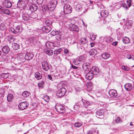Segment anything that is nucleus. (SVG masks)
<instances>
[{
	"instance_id": "774afa93",
	"label": "nucleus",
	"mask_w": 134,
	"mask_h": 134,
	"mask_svg": "<svg viewBox=\"0 0 134 134\" xmlns=\"http://www.w3.org/2000/svg\"><path fill=\"white\" fill-rule=\"evenodd\" d=\"M48 79H49L50 80H52V77L51 76V75H48Z\"/></svg>"
},
{
	"instance_id": "cd10ccee",
	"label": "nucleus",
	"mask_w": 134,
	"mask_h": 134,
	"mask_svg": "<svg viewBox=\"0 0 134 134\" xmlns=\"http://www.w3.org/2000/svg\"><path fill=\"white\" fill-rule=\"evenodd\" d=\"M22 28L21 25L16 27L15 29V33L20 32H21Z\"/></svg>"
},
{
	"instance_id": "1a4fd4ad",
	"label": "nucleus",
	"mask_w": 134,
	"mask_h": 134,
	"mask_svg": "<svg viewBox=\"0 0 134 134\" xmlns=\"http://www.w3.org/2000/svg\"><path fill=\"white\" fill-rule=\"evenodd\" d=\"M43 69L45 71H47L49 69L48 64L46 61H44L42 63Z\"/></svg>"
},
{
	"instance_id": "412c9836",
	"label": "nucleus",
	"mask_w": 134,
	"mask_h": 134,
	"mask_svg": "<svg viewBox=\"0 0 134 134\" xmlns=\"http://www.w3.org/2000/svg\"><path fill=\"white\" fill-rule=\"evenodd\" d=\"M2 4L3 8L8 9V0H4L2 3Z\"/></svg>"
},
{
	"instance_id": "0e129e2a",
	"label": "nucleus",
	"mask_w": 134,
	"mask_h": 134,
	"mask_svg": "<svg viewBox=\"0 0 134 134\" xmlns=\"http://www.w3.org/2000/svg\"><path fill=\"white\" fill-rule=\"evenodd\" d=\"M118 43V42L115 41L112 44L113 45H114V46H116L117 45Z\"/></svg>"
},
{
	"instance_id": "f704fd0d",
	"label": "nucleus",
	"mask_w": 134,
	"mask_h": 134,
	"mask_svg": "<svg viewBox=\"0 0 134 134\" xmlns=\"http://www.w3.org/2000/svg\"><path fill=\"white\" fill-rule=\"evenodd\" d=\"M107 18H103L102 19H101L100 21V23L102 24H105L107 21Z\"/></svg>"
},
{
	"instance_id": "c85d7f7f",
	"label": "nucleus",
	"mask_w": 134,
	"mask_h": 134,
	"mask_svg": "<svg viewBox=\"0 0 134 134\" xmlns=\"http://www.w3.org/2000/svg\"><path fill=\"white\" fill-rule=\"evenodd\" d=\"M122 40L123 42L125 44L128 43L130 41L129 38L126 37H123Z\"/></svg>"
},
{
	"instance_id": "4d7b16f0",
	"label": "nucleus",
	"mask_w": 134,
	"mask_h": 134,
	"mask_svg": "<svg viewBox=\"0 0 134 134\" xmlns=\"http://www.w3.org/2000/svg\"><path fill=\"white\" fill-rule=\"evenodd\" d=\"M15 14L14 12L12 13H11L10 12V11L9 10V16H10L13 17H15V16L14 15Z\"/></svg>"
},
{
	"instance_id": "39448f33",
	"label": "nucleus",
	"mask_w": 134,
	"mask_h": 134,
	"mask_svg": "<svg viewBox=\"0 0 134 134\" xmlns=\"http://www.w3.org/2000/svg\"><path fill=\"white\" fill-rule=\"evenodd\" d=\"M28 103L26 102H23L20 103L18 106L19 108L22 110L26 109L28 107Z\"/></svg>"
},
{
	"instance_id": "e433bc0d",
	"label": "nucleus",
	"mask_w": 134,
	"mask_h": 134,
	"mask_svg": "<svg viewBox=\"0 0 134 134\" xmlns=\"http://www.w3.org/2000/svg\"><path fill=\"white\" fill-rule=\"evenodd\" d=\"M14 98V97L12 94L9 93V102H12Z\"/></svg>"
},
{
	"instance_id": "7ed1b4c3",
	"label": "nucleus",
	"mask_w": 134,
	"mask_h": 134,
	"mask_svg": "<svg viewBox=\"0 0 134 134\" xmlns=\"http://www.w3.org/2000/svg\"><path fill=\"white\" fill-rule=\"evenodd\" d=\"M8 46H5L3 47L2 49V50L3 52L5 54H4L3 58L4 59H8Z\"/></svg>"
},
{
	"instance_id": "69168bd1",
	"label": "nucleus",
	"mask_w": 134,
	"mask_h": 134,
	"mask_svg": "<svg viewBox=\"0 0 134 134\" xmlns=\"http://www.w3.org/2000/svg\"><path fill=\"white\" fill-rule=\"evenodd\" d=\"M131 2H127V4L128 5V7H130L131 4Z\"/></svg>"
},
{
	"instance_id": "603ef678",
	"label": "nucleus",
	"mask_w": 134,
	"mask_h": 134,
	"mask_svg": "<svg viewBox=\"0 0 134 134\" xmlns=\"http://www.w3.org/2000/svg\"><path fill=\"white\" fill-rule=\"evenodd\" d=\"M82 124L78 122L76 123L74 125V126L76 127H79L81 126Z\"/></svg>"
},
{
	"instance_id": "052dcab7",
	"label": "nucleus",
	"mask_w": 134,
	"mask_h": 134,
	"mask_svg": "<svg viewBox=\"0 0 134 134\" xmlns=\"http://www.w3.org/2000/svg\"><path fill=\"white\" fill-rule=\"evenodd\" d=\"M10 30L11 32H12L15 33V29L11 27L10 28Z\"/></svg>"
},
{
	"instance_id": "ddd939ff",
	"label": "nucleus",
	"mask_w": 134,
	"mask_h": 134,
	"mask_svg": "<svg viewBox=\"0 0 134 134\" xmlns=\"http://www.w3.org/2000/svg\"><path fill=\"white\" fill-rule=\"evenodd\" d=\"M91 71L93 75H97L99 74V70L97 68L93 67L91 70Z\"/></svg>"
},
{
	"instance_id": "5701e85b",
	"label": "nucleus",
	"mask_w": 134,
	"mask_h": 134,
	"mask_svg": "<svg viewBox=\"0 0 134 134\" xmlns=\"http://www.w3.org/2000/svg\"><path fill=\"white\" fill-rule=\"evenodd\" d=\"M12 48L15 50H17L19 48V45L16 43H13L12 45Z\"/></svg>"
},
{
	"instance_id": "bb28decb",
	"label": "nucleus",
	"mask_w": 134,
	"mask_h": 134,
	"mask_svg": "<svg viewBox=\"0 0 134 134\" xmlns=\"http://www.w3.org/2000/svg\"><path fill=\"white\" fill-rule=\"evenodd\" d=\"M101 15L103 17H106L108 15V13L107 11L103 10L101 12Z\"/></svg>"
},
{
	"instance_id": "b1692460",
	"label": "nucleus",
	"mask_w": 134,
	"mask_h": 134,
	"mask_svg": "<svg viewBox=\"0 0 134 134\" xmlns=\"http://www.w3.org/2000/svg\"><path fill=\"white\" fill-rule=\"evenodd\" d=\"M101 57L103 58L107 59L110 57V55L107 53H105L101 55Z\"/></svg>"
},
{
	"instance_id": "c756f323",
	"label": "nucleus",
	"mask_w": 134,
	"mask_h": 134,
	"mask_svg": "<svg viewBox=\"0 0 134 134\" xmlns=\"http://www.w3.org/2000/svg\"><path fill=\"white\" fill-rule=\"evenodd\" d=\"M83 117L85 118L87 120L88 117H91V113H84L83 114Z\"/></svg>"
},
{
	"instance_id": "8fccbe9b",
	"label": "nucleus",
	"mask_w": 134,
	"mask_h": 134,
	"mask_svg": "<svg viewBox=\"0 0 134 134\" xmlns=\"http://www.w3.org/2000/svg\"><path fill=\"white\" fill-rule=\"evenodd\" d=\"M54 47H58L59 44V42L57 41H55L53 42Z\"/></svg>"
},
{
	"instance_id": "423d86ee",
	"label": "nucleus",
	"mask_w": 134,
	"mask_h": 134,
	"mask_svg": "<svg viewBox=\"0 0 134 134\" xmlns=\"http://www.w3.org/2000/svg\"><path fill=\"white\" fill-rule=\"evenodd\" d=\"M64 107L62 105L60 104H56L55 106V108L57 111L59 113H63Z\"/></svg>"
},
{
	"instance_id": "473e14b6",
	"label": "nucleus",
	"mask_w": 134,
	"mask_h": 134,
	"mask_svg": "<svg viewBox=\"0 0 134 134\" xmlns=\"http://www.w3.org/2000/svg\"><path fill=\"white\" fill-rule=\"evenodd\" d=\"M62 35L60 34H58L56 36V38L57 40L60 41L61 40Z\"/></svg>"
},
{
	"instance_id": "338daca9",
	"label": "nucleus",
	"mask_w": 134,
	"mask_h": 134,
	"mask_svg": "<svg viewBox=\"0 0 134 134\" xmlns=\"http://www.w3.org/2000/svg\"><path fill=\"white\" fill-rule=\"evenodd\" d=\"M126 57L129 59L131 58L132 57L130 54H128L126 56Z\"/></svg>"
},
{
	"instance_id": "a18cd8bd",
	"label": "nucleus",
	"mask_w": 134,
	"mask_h": 134,
	"mask_svg": "<svg viewBox=\"0 0 134 134\" xmlns=\"http://www.w3.org/2000/svg\"><path fill=\"white\" fill-rule=\"evenodd\" d=\"M100 19L99 18H96L93 20V23L96 24L98 21H99Z\"/></svg>"
},
{
	"instance_id": "bf43d9fd",
	"label": "nucleus",
	"mask_w": 134,
	"mask_h": 134,
	"mask_svg": "<svg viewBox=\"0 0 134 134\" xmlns=\"http://www.w3.org/2000/svg\"><path fill=\"white\" fill-rule=\"evenodd\" d=\"M71 68H72L75 69H76L78 68V67L75 66L73 64L71 65Z\"/></svg>"
},
{
	"instance_id": "864d4df0",
	"label": "nucleus",
	"mask_w": 134,
	"mask_h": 134,
	"mask_svg": "<svg viewBox=\"0 0 134 134\" xmlns=\"http://www.w3.org/2000/svg\"><path fill=\"white\" fill-rule=\"evenodd\" d=\"M83 103H84V106L85 107H87L90 104V103L86 101H85V102H83Z\"/></svg>"
},
{
	"instance_id": "393cba45",
	"label": "nucleus",
	"mask_w": 134,
	"mask_h": 134,
	"mask_svg": "<svg viewBox=\"0 0 134 134\" xmlns=\"http://www.w3.org/2000/svg\"><path fill=\"white\" fill-rule=\"evenodd\" d=\"M44 51L47 54L49 55H52L53 53V51L51 50L45 49L44 50Z\"/></svg>"
},
{
	"instance_id": "2eb2a0df",
	"label": "nucleus",
	"mask_w": 134,
	"mask_h": 134,
	"mask_svg": "<svg viewBox=\"0 0 134 134\" xmlns=\"http://www.w3.org/2000/svg\"><path fill=\"white\" fill-rule=\"evenodd\" d=\"M126 90L127 91H131L133 88L132 85L130 83H127L124 86Z\"/></svg>"
},
{
	"instance_id": "2f4dec72",
	"label": "nucleus",
	"mask_w": 134,
	"mask_h": 134,
	"mask_svg": "<svg viewBox=\"0 0 134 134\" xmlns=\"http://www.w3.org/2000/svg\"><path fill=\"white\" fill-rule=\"evenodd\" d=\"M62 51V48H60L58 49H56L54 51V54H58L59 53H60Z\"/></svg>"
},
{
	"instance_id": "dca6fc26",
	"label": "nucleus",
	"mask_w": 134,
	"mask_h": 134,
	"mask_svg": "<svg viewBox=\"0 0 134 134\" xmlns=\"http://www.w3.org/2000/svg\"><path fill=\"white\" fill-rule=\"evenodd\" d=\"M104 111L103 109H99L97 110L96 115V116L98 118H99V116H102L103 115Z\"/></svg>"
},
{
	"instance_id": "09e8293b",
	"label": "nucleus",
	"mask_w": 134,
	"mask_h": 134,
	"mask_svg": "<svg viewBox=\"0 0 134 134\" xmlns=\"http://www.w3.org/2000/svg\"><path fill=\"white\" fill-rule=\"evenodd\" d=\"M80 62V60H75L73 61V63L75 65H77L79 64Z\"/></svg>"
},
{
	"instance_id": "13d9d810",
	"label": "nucleus",
	"mask_w": 134,
	"mask_h": 134,
	"mask_svg": "<svg viewBox=\"0 0 134 134\" xmlns=\"http://www.w3.org/2000/svg\"><path fill=\"white\" fill-rule=\"evenodd\" d=\"M79 107L76 105H75L74 106V109L75 110H77L79 109Z\"/></svg>"
},
{
	"instance_id": "e2e57ef3",
	"label": "nucleus",
	"mask_w": 134,
	"mask_h": 134,
	"mask_svg": "<svg viewBox=\"0 0 134 134\" xmlns=\"http://www.w3.org/2000/svg\"><path fill=\"white\" fill-rule=\"evenodd\" d=\"M4 95V91H2V92H1V91H0V97H3Z\"/></svg>"
},
{
	"instance_id": "49530a36",
	"label": "nucleus",
	"mask_w": 134,
	"mask_h": 134,
	"mask_svg": "<svg viewBox=\"0 0 134 134\" xmlns=\"http://www.w3.org/2000/svg\"><path fill=\"white\" fill-rule=\"evenodd\" d=\"M59 33V31L53 30L51 33V34L53 36L57 35Z\"/></svg>"
},
{
	"instance_id": "f3484780",
	"label": "nucleus",
	"mask_w": 134,
	"mask_h": 134,
	"mask_svg": "<svg viewBox=\"0 0 134 134\" xmlns=\"http://www.w3.org/2000/svg\"><path fill=\"white\" fill-rule=\"evenodd\" d=\"M76 10L77 12L81 11L83 12L84 11V9L83 8L81 5L80 4H77L75 7Z\"/></svg>"
},
{
	"instance_id": "79ce46f5",
	"label": "nucleus",
	"mask_w": 134,
	"mask_h": 134,
	"mask_svg": "<svg viewBox=\"0 0 134 134\" xmlns=\"http://www.w3.org/2000/svg\"><path fill=\"white\" fill-rule=\"evenodd\" d=\"M97 132L94 129H92V130L88 132L87 134H97Z\"/></svg>"
},
{
	"instance_id": "0eeeda50",
	"label": "nucleus",
	"mask_w": 134,
	"mask_h": 134,
	"mask_svg": "<svg viewBox=\"0 0 134 134\" xmlns=\"http://www.w3.org/2000/svg\"><path fill=\"white\" fill-rule=\"evenodd\" d=\"M69 27L71 30L74 31L79 32V29L77 26L74 24H71L69 25Z\"/></svg>"
},
{
	"instance_id": "f03ea898",
	"label": "nucleus",
	"mask_w": 134,
	"mask_h": 134,
	"mask_svg": "<svg viewBox=\"0 0 134 134\" xmlns=\"http://www.w3.org/2000/svg\"><path fill=\"white\" fill-rule=\"evenodd\" d=\"M72 8L69 4H65L64 6V10L65 14H68L71 13Z\"/></svg>"
},
{
	"instance_id": "a878e982",
	"label": "nucleus",
	"mask_w": 134,
	"mask_h": 134,
	"mask_svg": "<svg viewBox=\"0 0 134 134\" xmlns=\"http://www.w3.org/2000/svg\"><path fill=\"white\" fill-rule=\"evenodd\" d=\"M35 77L37 80H40L42 78V75L39 72H37L35 74Z\"/></svg>"
},
{
	"instance_id": "680f3d73",
	"label": "nucleus",
	"mask_w": 134,
	"mask_h": 134,
	"mask_svg": "<svg viewBox=\"0 0 134 134\" xmlns=\"http://www.w3.org/2000/svg\"><path fill=\"white\" fill-rule=\"evenodd\" d=\"M96 36L95 35H92L91 37V38L92 40H94L96 39Z\"/></svg>"
},
{
	"instance_id": "aec40b11",
	"label": "nucleus",
	"mask_w": 134,
	"mask_h": 134,
	"mask_svg": "<svg viewBox=\"0 0 134 134\" xmlns=\"http://www.w3.org/2000/svg\"><path fill=\"white\" fill-rule=\"evenodd\" d=\"M97 53V51L95 49H92L89 52L90 55L92 56L96 55Z\"/></svg>"
},
{
	"instance_id": "7c9ffc66",
	"label": "nucleus",
	"mask_w": 134,
	"mask_h": 134,
	"mask_svg": "<svg viewBox=\"0 0 134 134\" xmlns=\"http://www.w3.org/2000/svg\"><path fill=\"white\" fill-rule=\"evenodd\" d=\"M30 93L27 91H25L22 93V95L24 97H27L29 96Z\"/></svg>"
},
{
	"instance_id": "3c124183",
	"label": "nucleus",
	"mask_w": 134,
	"mask_h": 134,
	"mask_svg": "<svg viewBox=\"0 0 134 134\" xmlns=\"http://www.w3.org/2000/svg\"><path fill=\"white\" fill-rule=\"evenodd\" d=\"M121 68L123 69L124 70L126 71H128L129 70V68L125 66H121Z\"/></svg>"
},
{
	"instance_id": "6ab92c4d",
	"label": "nucleus",
	"mask_w": 134,
	"mask_h": 134,
	"mask_svg": "<svg viewBox=\"0 0 134 134\" xmlns=\"http://www.w3.org/2000/svg\"><path fill=\"white\" fill-rule=\"evenodd\" d=\"M23 19L25 21H28L29 18V15L26 12H24L22 15Z\"/></svg>"
},
{
	"instance_id": "4468645a",
	"label": "nucleus",
	"mask_w": 134,
	"mask_h": 134,
	"mask_svg": "<svg viewBox=\"0 0 134 134\" xmlns=\"http://www.w3.org/2000/svg\"><path fill=\"white\" fill-rule=\"evenodd\" d=\"M46 46L48 48L52 49L54 48L53 42L49 41H47L46 43Z\"/></svg>"
},
{
	"instance_id": "f8f14e48",
	"label": "nucleus",
	"mask_w": 134,
	"mask_h": 134,
	"mask_svg": "<svg viewBox=\"0 0 134 134\" xmlns=\"http://www.w3.org/2000/svg\"><path fill=\"white\" fill-rule=\"evenodd\" d=\"M38 8V6L36 4H32L30 7L29 8L30 10L31 11L34 12L36 11Z\"/></svg>"
},
{
	"instance_id": "4c0bfd02",
	"label": "nucleus",
	"mask_w": 134,
	"mask_h": 134,
	"mask_svg": "<svg viewBox=\"0 0 134 134\" xmlns=\"http://www.w3.org/2000/svg\"><path fill=\"white\" fill-rule=\"evenodd\" d=\"M115 121L116 123H118L122 122V121L120 117H116Z\"/></svg>"
},
{
	"instance_id": "4be33fe9",
	"label": "nucleus",
	"mask_w": 134,
	"mask_h": 134,
	"mask_svg": "<svg viewBox=\"0 0 134 134\" xmlns=\"http://www.w3.org/2000/svg\"><path fill=\"white\" fill-rule=\"evenodd\" d=\"M17 6L21 7L25 5V2L22 0H19L17 3Z\"/></svg>"
},
{
	"instance_id": "f257e3e1",
	"label": "nucleus",
	"mask_w": 134,
	"mask_h": 134,
	"mask_svg": "<svg viewBox=\"0 0 134 134\" xmlns=\"http://www.w3.org/2000/svg\"><path fill=\"white\" fill-rule=\"evenodd\" d=\"M57 4V1L56 0H52L51 2H50V4L47 5L46 8H44L45 10H49L50 11L53 10L54 9Z\"/></svg>"
},
{
	"instance_id": "de8ad7c7",
	"label": "nucleus",
	"mask_w": 134,
	"mask_h": 134,
	"mask_svg": "<svg viewBox=\"0 0 134 134\" xmlns=\"http://www.w3.org/2000/svg\"><path fill=\"white\" fill-rule=\"evenodd\" d=\"M0 29L1 30H4L6 29V27L4 24H1L0 25Z\"/></svg>"
},
{
	"instance_id": "6e6d98bb",
	"label": "nucleus",
	"mask_w": 134,
	"mask_h": 134,
	"mask_svg": "<svg viewBox=\"0 0 134 134\" xmlns=\"http://www.w3.org/2000/svg\"><path fill=\"white\" fill-rule=\"evenodd\" d=\"M91 120L92 121L93 120V115L91 113V117H88L86 120L88 122H89Z\"/></svg>"
},
{
	"instance_id": "c03bdc74",
	"label": "nucleus",
	"mask_w": 134,
	"mask_h": 134,
	"mask_svg": "<svg viewBox=\"0 0 134 134\" xmlns=\"http://www.w3.org/2000/svg\"><path fill=\"white\" fill-rule=\"evenodd\" d=\"M1 76L3 78H7L8 77V74L3 73L1 74Z\"/></svg>"
},
{
	"instance_id": "a211bd4d",
	"label": "nucleus",
	"mask_w": 134,
	"mask_h": 134,
	"mask_svg": "<svg viewBox=\"0 0 134 134\" xmlns=\"http://www.w3.org/2000/svg\"><path fill=\"white\" fill-rule=\"evenodd\" d=\"M93 75L91 72L90 71L87 73L86 76V78L89 80L92 79L93 77Z\"/></svg>"
},
{
	"instance_id": "37998d69",
	"label": "nucleus",
	"mask_w": 134,
	"mask_h": 134,
	"mask_svg": "<svg viewBox=\"0 0 134 134\" xmlns=\"http://www.w3.org/2000/svg\"><path fill=\"white\" fill-rule=\"evenodd\" d=\"M44 27V29L46 31V32L47 33L51 31V28L49 26H47V27Z\"/></svg>"
},
{
	"instance_id": "5fc2aeb1",
	"label": "nucleus",
	"mask_w": 134,
	"mask_h": 134,
	"mask_svg": "<svg viewBox=\"0 0 134 134\" xmlns=\"http://www.w3.org/2000/svg\"><path fill=\"white\" fill-rule=\"evenodd\" d=\"M45 23L47 26H49L51 24V22L49 20H47L45 22Z\"/></svg>"
},
{
	"instance_id": "c9c22d12",
	"label": "nucleus",
	"mask_w": 134,
	"mask_h": 134,
	"mask_svg": "<svg viewBox=\"0 0 134 134\" xmlns=\"http://www.w3.org/2000/svg\"><path fill=\"white\" fill-rule=\"evenodd\" d=\"M44 83V82L43 81H41L38 83V86L39 87L41 88H43V85Z\"/></svg>"
},
{
	"instance_id": "58836bf2",
	"label": "nucleus",
	"mask_w": 134,
	"mask_h": 134,
	"mask_svg": "<svg viewBox=\"0 0 134 134\" xmlns=\"http://www.w3.org/2000/svg\"><path fill=\"white\" fill-rule=\"evenodd\" d=\"M37 15L36 13H32L30 15L31 18L33 19L36 18L37 17Z\"/></svg>"
},
{
	"instance_id": "72a5a7b5",
	"label": "nucleus",
	"mask_w": 134,
	"mask_h": 134,
	"mask_svg": "<svg viewBox=\"0 0 134 134\" xmlns=\"http://www.w3.org/2000/svg\"><path fill=\"white\" fill-rule=\"evenodd\" d=\"M90 64L89 63H84L82 66V67L83 68H85V67L86 68V69H88L90 67Z\"/></svg>"
},
{
	"instance_id": "6e6552de",
	"label": "nucleus",
	"mask_w": 134,
	"mask_h": 134,
	"mask_svg": "<svg viewBox=\"0 0 134 134\" xmlns=\"http://www.w3.org/2000/svg\"><path fill=\"white\" fill-rule=\"evenodd\" d=\"M0 13H2L3 15H8V9L3 8V7L0 6Z\"/></svg>"
},
{
	"instance_id": "9d476101",
	"label": "nucleus",
	"mask_w": 134,
	"mask_h": 134,
	"mask_svg": "<svg viewBox=\"0 0 134 134\" xmlns=\"http://www.w3.org/2000/svg\"><path fill=\"white\" fill-rule=\"evenodd\" d=\"M109 94L111 97H115L117 95L116 91L114 90H110L109 91Z\"/></svg>"
},
{
	"instance_id": "9b49d317",
	"label": "nucleus",
	"mask_w": 134,
	"mask_h": 134,
	"mask_svg": "<svg viewBox=\"0 0 134 134\" xmlns=\"http://www.w3.org/2000/svg\"><path fill=\"white\" fill-rule=\"evenodd\" d=\"M33 57L34 55L32 53H29L25 55V58L26 60H29L31 59Z\"/></svg>"
},
{
	"instance_id": "ea45409f",
	"label": "nucleus",
	"mask_w": 134,
	"mask_h": 134,
	"mask_svg": "<svg viewBox=\"0 0 134 134\" xmlns=\"http://www.w3.org/2000/svg\"><path fill=\"white\" fill-rule=\"evenodd\" d=\"M81 43L84 44L87 42V40L85 38H81Z\"/></svg>"
},
{
	"instance_id": "20e7f679",
	"label": "nucleus",
	"mask_w": 134,
	"mask_h": 134,
	"mask_svg": "<svg viewBox=\"0 0 134 134\" xmlns=\"http://www.w3.org/2000/svg\"><path fill=\"white\" fill-rule=\"evenodd\" d=\"M66 92V89L64 87H62L57 91V95L59 97H62L65 94Z\"/></svg>"
},
{
	"instance_id": "a19ab883",
	"label": "nucleus",
	"mask_w": 134,
	"mask_h": 134,
	"mask_svg": "<svg viewBox=\"0 0 134 134\" xmlns=\"http://www.w3.org/2000/svg\"><path fill=\"white\" fill-rule=\"evenodd\" d=\"M120 4L122 7L125 8L127 10L128 9V7L127 6V4H126L124 3L123 2H121L120 3Z\"/></svg>"
}]
</instances>
